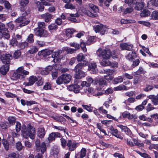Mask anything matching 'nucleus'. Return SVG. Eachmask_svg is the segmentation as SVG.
<instances>
[{
	"label": "nucleus",
	"instance_id": "obj_1",
	"mask_svg": "<svg viewBox=\"0 0 158 158\" xmlns=\"http://www.w3.org/2000/svg\"><path fill=\"white\" fill-rule=\"evenodd\" d=\"M76 59L79 63L75 66L73 69L75 73L74 76L77 79H81L85 76V72L86 70L85 67L87 65V61L84 60L85 59L83 53H79L77 55Z\"/></svg>",
	"mask_w": 158,
	"mask_h": 158
},
{
	"label": "nucleus",
	"instance_id": "obj_2",
	"mask_svg": "<svg viewBox=\"0 0 158 158\" xmlns=\"http://www.w3.org/2000/svg\"><path fill=\"white\" fill-rule=\"evenodd\" d=\"M22 134L23 136L26 139L29 137L32 139H34L35 134V130L34 127L29 123L27 127L25 124H23L21 130Z\"/></svg>",
	"mask_w": 158,
	"mask_h": 158
},
{
	"label": "nucleus",
	"instance_id": "obj_3",
	"mask_svg": "<svg viewBox=\"0 0 158 158\" xmlns=\"http://www.w3.org/2000/svg\"><path fill=\"white\" fill-rule=\"evenodd\" d=\"M20 10L22 12V15L16 19L15 20V22L18 23H22L19 25L20 27L27 25L30 22V20H27L26 16H27L28 14L26 11H25V6H21L20 8Z\"/></svg>",
	"mask_w": 158,
	"mask_h": 158
},
{
	"label": "nucleus",
	"instance_id": "obj_4",
	"mask_svg": "<svg viewBox=\"0 0 158 158\" xmlns=\"http://www.w3.org/2000/svg\"><path fill=\"white\" fill-rule=\"evenodd\" d=\"M60 140L62 148H65L66 145L69 148V150L70 151L74 150L77 147V143L74 142L72 143L71 140H68L67 143L64 138H61Z\"/></svg>",
	"mask_w": 158,
	"mask_h": 158
},
{
	"label": "nucleus",
	"instance_id": "obj_5",
	"mask_svg": "<svg viewBox=\"0 0 158 158\" xmlns=\"http://www.w3.org/2000/svg\"><path fill=\"white\" fill-rule=\"evenodd\" d=\"M35 146L37 150H40L41 153H38L36 157V158H43V155L46 150V146L44 142H42L40 145V141L37 140L35 142Z\"/></svg>",
	"mask_w": 158,
	"mask_h": 158
},
{
	"label": "nucleus",
	"instance_id": "obj_6",
	"mask_svg": "<svg viewBox=\"0 0 158 158\" xmlns=\"http://www.w3.org/2000/svg\"><path fill=\"white\" fill-rule=\"evenodd\" d=\"M71 79V76L70 74H63L57 78L56 80V83L58 85H60L63 83L68 84L70 82Z\"/></svg>",
	"mask_w": 158,
	"mask_h": 158
},
{
	"label": "nucleus",
	"instance_id": "obj_7",
	"mask_svg": "<svg viewBox=\"0 0 158 158\" xmlns=\"http://www.w3.org/2000/svg\"><path fill=\"white\" fill-rule=\"evenodd\" d=\"M99 54H98V56L102 59L106 58H110V50L109 49L107 48L102 49L99 48L98 50Z\"/></svg>",
	"mask_w": 158,
	"mask_h": 158
},
{
	"label": "nucleus",
	"instance_id": "obj_8",
	"mask_svg": "<svg viewBox=\"0 0 158 158\" xmlns=\"http://www.w3.org/2000/svg\"><path fill=\"white\" fill-rule=\"evenodd\" d=\"M34 30L35 35L38 37H46L48 35V31L44 29L36 28Z\"/></svg>",
	"mask_w": 158,
	"mask_h": 158
},
{
	"label": "nucleus",
	"instance_id": "obj_9",
	"mask_svg": "<svg viewBox=\"0 0 158 158\" xmlns=\"http://www.w3.org/2000/svg\"><path fill=\"white\" fill-rule=\"evenodd\" d=\"M0 58L2 62L4 64H9L10 61V60L12 59L11 55L9 54L1 55Z\"/></svg>",
	"mask_w": 158,
	"mask_h": 158
},
{
	"label": "nucleus",
	"instance_id": "obj_10",
	"mask_svg": "<svg viewBox=\"0 0 158 158\" xmlns=\"http://www.w3.org/2000/svg\"><path fill=\"white\" fill-rule=\"evenodd\" d=\"M119 47L122 50H127L132 51L134 50L133 49V45L132 44H128L127 43H121Z\"/></svg>",
	"mask_w": 158,
	"mask_h": 158
},
{
	"label": "nucleus",
	"instance_id": "obj_11",
	"mask_svg": "<svg viewBox=\"0 0 158 158\" xmlns=\"http://www.w3.org/2000/svg\"><path fill=\"white\" fill-rule=\"evenodd\" d=\"M126 59L132 62L137 58H139L137 54L135 52V50L132 51L131 52H129L127 55L126 56Z\"/></svg>",
	"mask_w": 158,
	"mask_h": 158
},
{
	"label": "nucleus",
	"instance_id": "obj_12",
	"mask_svg": "<svg viewBox=\"0 0 158 158\" xmlns=\"http://www.w3.org/2000/svg\"><path fill=\"white\" fill-rule=\"evenodd\" d=\"M97 66V65L96 63L92 62L89 64L88 69L92 74L96 73L98 72Z\"/></svg>",
	"mask_w": 158,
	"mask_h": 158
},
{
	"label": "nucleus",
	"instance_id": "obj_13",
	"mask_svg": "<svg viewBox=\"0 0 158 158\" xmlns=\"http://www.w3.org/2000/svg\"><path fill=\"white\" fill-rule=\"evenodd\" d=\"M94 30L96 33L100 32L102 35L104 34L106 29L104 28L103 25L102 24L96 25L94 27Z\"/></svg>",
	"mask_w": 158,
	"mask_h": 158
},
{
	"label": "nucleus",
	"instance_id": "obj_14",
	"mask_svg": "<svg viewBox=\"0 0 158 158\" xmlns=\"http://www.w3.org/2000/svg\"><path fill=\"white\" fill-rule=\"evenodd\" d=\"M68 88L69 91H73L75 93H78L80 92V86L77 84L71 85Z\"/></svg>",
	"mask_w": 158,
	"mask_h": 158
},
{
	"label": "nucleus",
	"instance_id": "obj_15",
	"mask_svg": "<svg viewBox=\"0 0 158 158\" xmlns=\"http://www.w3.org/2000/svg\"><path fill=\"white\" fill-rule=\"evenodd\" d=\"M106 80L108 79V78H106V77L105 78H101L99 79V80H97V81H96L95 82H97L96 84L98 83V84L99 86H100L99 87H98L97 88V90H100L101 89V87L103 85H106L107 84V82L106 81Z\"/></svg>",
	"mask_w": 158,
	"mask_h": 158
},
{
	"label": "nucleus",
	"instance_id": "obj_16",
	"mask_svg": "<svg viewBox=\"0 0 158 158\" xmlns=\"http://www.w3.org/2000/svg\"><path fill=\"white\" fill-rule=\"evenodd\" d=\"M133 3V4H135V9L138 10H142L144 7V5L142 1H141V2H137L136 0H134Z\"/></svg>",
	"mask_w": 158,
	"mask_h": 158
},
{
	"label": "nucleus",
	"instance_id": "obj_17",
	"mask_svg": "<svg viewBox=\"0 0 158 158\" xmlns=\"http://www.w3.org/2000/svg\"><path fill=\"white\" fill-rule=\"evenodd\" d=\"M38 81V78L35 76H32L29 78V82L24 83L25 86H30L32 85L36 81Z\"/></svg>",
	"mask_w": 158,
	"mask_h": 158
},
{
	"label": "nucleus",
	"instance_id": "obj_18",
	"mask_svg": "<svg viewBox=\"0 0 158 158\" xmlns=\"http://www.w3.org/2000/svg\"><path fill=\"white\" fill-rule=\"evenodd\" d=\"M110 58L111 57L114 60H118L119 59L120 52L116 50H114L110 51Z\"/></svg>",
	"mask_w": 158,
	"mask_h": 158
},
{
	"label": "nucleus",
	"instance_id": "obj_19",
	"mask_svg": "<svg viewBox=\"0 0 158 158\" xmlns=\"http://www.w3.org/2000/svg\"><path fill=\"white\" fill-rule=\"evenodd\" d=\"M118 126L121 129L122 131H124L127 135H131L132 134L131 130L127 126L120 124L118 125Z\"/></svg>",
	"mask_w": 158,
	"mask_h": 158
},
{
	"label": "nucleus",
	"instance_id": "obj_20",
	"mask_svg": "<svg viewBox=\"0 0 158 158\" xmlns=\"http://www.w3.org/2000/svg\"><path fill=\"white\" fill-rule=\"evenodd\" d=\"M86 151L85 148H82L80 152L77 153L75 156V158L80 157V158H83L86 155Z\"/></svg>",
	"mask_w": 158,
	"mask_h": 158
},
{
	"label": "nucleus",
	"instance_id": "obj_21",
	"mask_svg": "<svg viewBox=\"0 0 158 158\" xmlns=\"http://www.w3.org/2000/svg\"><path fill=\"white\" fill-rule=\"evenodd\" d=\"M9 69V65H3L0 68V73L3 75H5Z\"/></svg>",
	"mask_w": 158,
	"mask_h": 158
},
{
	"label": "nucleus",
	"instance_id": "obj_22",
	"mask_svg": "<svg viewBox=\"0 0 158 158\" xmlns=\"http://www.w3.org/2000/svg\"><path fill=\"white\" fill-rule=\"evenodd\" d=\"M52 118L58 122H60L62 124L65 123L66 121V119L62 116H52Z\"/></svg>",
	"mask_w": 158,
	"mask_h": 158
},
{
	"label": "nucleus",
	"instance_id": "obj_23",
	"mask_svg": "<svg viewBox=\"0 0 158 158\" xmlns=\"http://www.w3.org/2000/svg\"><path fill=\"white\" fill-rule=\"evenodd\" d=\"M45 134V131L44 128H40L38 129L37 131V136L40 138H43L44 137Z\"/></svg>",
	"mask_w": 158,
	"mask_h": 158
},
{
	"label": "nucleus",
	"instance_id": "obj_24",
	"mask_svg": "<svg viewBox=\"0 0 158 158\" xmlns=\"http://www.w3.org/2000/svg\"><path fill=\"white\" fill-rule=\"evenodd\" d=\"M41 17L44 19L46 22L48 23L51 21L52 15L49 13H47L41 15Z\"/></svg>",
	"mask_w": 158,
	"mask_h": 158
},
{
	"label": "nucleus",
	"instance_id": "obj_25",
	"mask_svg": "<svg viewBox=\"0 0 158 158\" xmlns=\"http://www.w3.org/2000/svg\"><path fill=\"white\" fill-rule=\"evenodd\" d=\"M53 69V67L51 66H48L45 69L41 71L40 73L43 75H47L49 73L50 71Z\"/></svg>",
	"mask_w": 158,
	"mask_h": 158
},
{
	"label": "nucleus",
	"instance_id": "obj_26",
	"mask_svg": "<svg viewBox=\"0 0 158 158\" xmlns=\"http://www.w3.org/2000/svg\"><path fill=\"white\" fill-rule=\"evenodd\" d=\"M146 72L143 69V68L140 66L139 69L136 71L134 72L133 74L134 76L137 75H141V74H144Z\"/></svg>",
	"mask_w": 158,
	"mask_h": 158
},
{
	"label": "nucleus",
	"instance_id": "obj_27",
	"mask_svg": "<svg viewBox=\"0 0 158 158\" xmlns=\"http://www.w3.org/2000/svg\"><path fill=\"white\" fill-rule=\"evenodd\" d=\"M110 59L108 58L102 59L101 62V64L104 67L109 66L111 64V61L109 60Z\"/></svg>",
	"mask_w": 158,
	"mask_h": 158
},
{
	"label": "nucleus",
	"instance_id": "obj_28",
	"mask_svg": "<svg viewBox=\"0 0 158 158\" xmlns=\"http://www.w3.org/2000/svg\"><path fill=\"white\" fill-rule=\"evenodd\" d=\"M2 32V37H3L5 39H8L10 37V35L8 29L6 28Z\"/></svg>",
	"mask_w": 158,
	"mask_h": 158
},
{
	"label": "nucleus",
	"instance_id": "obj_29",
	"mask_svg": "<svg viewBox=\"0 0 158 158\" xmlns=\"http://www.w3.org/2000/svg\"><path fill=\"white\" fill-rule=\"evenodd\" d=\"M127 89L126 86L123 85H120L114 88V90L115 91H121L127 90Z\"/></svg>",
	"mask_w": 158,
	"mask_h": 158
},
{
	"label": "nucleus",
	"instance_id": "obj_30",
	"mask_svg": "<svg viewBox=\"0 0 158 158\" xmlns=\"http://www.w3.org/2000/svg\"><path fill=\"white\" fill-rule=\"evenodd\" d=\"M28 46L29 44L28 43L25 41L19 43L18 47L21 49H23L25 48L28 47Z\"/></svg>",
	"mask_w": 158,
	"mask_h": 158
},
{
	"label": "nucleus",
	"instance_id": "obj_31",
	"mask_svg": "<svg viewBox=\"0 0 158 158\" xmlns=\"http://www.w3.org/2000/svg\"><path fill=\"white\" fill-rule=\"evenodd\" d=\"M2 143L6 151H8L9 149V145L7 140L3 138L2 140Z\"/></svg>",
	"mask_w": 158,
	"mask_h": 158
},
{
	"label": "nucleus",
	"instance_id": "obj_32",
	"mask_svg": "<svg viewBox=\"0 0 158 158\" xmlns=\"http://www.w3.org/2000/svg\"><path fill=\"white\" fill-rule=\"evenodd\" d=\"M106 71L107 75L109 77V78H108V79L110 80H112V77L111 75L115 72V70L114 69H107Z\"/></svg>",
	"mask_w": 158,
	"mask_h": 158
},
{
	"label": "nucleus",
	"instance_id": "obj_33",
	"mask_svg": "<svg viewBox=\"0 0 158 158\" xmlns=\"http://www.w3.org/2000/svg\"><path fill=\"white\" fill-rule=\"evenodd\" d=\"M134 77L133 83L134 85H136L141 81L142 76L141 75H137Z\"/></svg>",
	"mask_w": 158,
	"mask_h": 158
},
{
	"label": "nucleus",
	"instance_id": "obj_34",
	"mask_svg": "<svg viewBox=\"0 0 158 158\" xmlns=\"http://www.w3.org/2000/svg\"><path fill=\"white\" fill-rule=\"evenodd\" d=\"M21 52L20 50H16L12 55V58L15 59H18L20 57Z\"/></svg>",
	"mask_w": 158,
	"mask_h": 158
},
{
	"label": "nucleus",
	"instance_id": "obj_35",
	"mask_svg": "<svg viewBox=\"0 0 158 158\" xmlns=\"http://www.w3.org/2000/svg\"><path fill=\"white\" fill-rule=\"evenodd\" d=\"M75 31L72 29H67L65 31L66 35L68 38H70L72 37L73 34Z\"/></svg>",
	"mask_w": 158,
	"mask_h": 158
},
{
	"label": "nucleus",
	"instance_id": "obj_36",
	"mask_svg": "<svg viewBox=\"0 0 158 158\" xmlns=\"http://www.w3.org/2000/svg\"><path fill=\"white\" fill-rule=\"evenodd\" d=\"M89 7L92 10L91 11L95 13L99 12V10L98 6H95L93 4L91 3L89 4Z\"/></svg>",
	"mask_w": 158,
	"mask_h": 158
},
{
	"label": "nucleus",
	"instance_id": "obj_37",
	"mask_svg": "<svg viewBox=\"0 0 158 158\" xmlns=\"http://www.w3.org/2000/svg\"><path fill=\"white\" fill-rule=\"evenodd\" d=\"M37 7L40 11H43L44 10V7L43 2H41L38 1L36 2Z\"/></svg>",
	"mask_w": 158,
	"mask_h": 158
},
{
	"label": "nucleus",
	"instance_id": "obj_38",
	"mask_svg": "<svg viewBox=\"0 0 158 158\" xmlns=\"http://www.w3.org/2000/svg\"><path fill=\"white\" fill-rule=\"evenodd\" d=\"M19 43L15 38L13 37L10 41V44L13 47H18Z\"/></svg>",
	"mask_w": 158,
	"mask_h": 158
},
{
	"label": "nucleus",
	"instance_id": "obj_39",
	"mask_svg": "<svg viewBox=\"0 0 158 158\" xmlns=\"http://www.w3.org/2000/svg\"><path fill=\"white\" fill-rule=\"evenodd\" d=\"M150 12L148 10L144 9L140 13V16L141 17H146L149 16Z\"/></svg>",
	"mask_w": 158,
	"mask_h": 158
},
{
	"label": "nucleus",
	"instance_id": "obj_40",
	"mask_svg": "<svg viewBox=\"0 0 158 158\" xmlns=\"http://www.w3.org/2000/svg\"><path fill=\"white\" fill-rule=\"evenodd\" d=\"M59 150L57 148H54L52 149V151L51 152V154L53 156L55 157H57L58 158L59 156Z\"/></svg>",
	"mask_w": 158,
	"mask_h": 158
},
{
	"label": "nucleus",
	"instance_id": "obj_41",
	"mask_svg": "<svg viewBox=\"0 0 158 158\" xmlns=\"http://www.w3.org/2000/svg\"><path fill=\"white\" fill-rule=\"evenodd\" d=\"M27 42L30 44L33 43L34 42V35L31 34L29 35L27 39Z\"/></svg>",
	"mask_w": 158,
	"mask_h": 158
},
{
	"label": "nucleus",
	"instance_id": "obj_42",
	"mask_svg": "<svg viewBox=\"0 0 158 158\" xmlns=\"http://www.w3.org/2000/svg\"><path fill=\"white\" fill-rule=\"evenodd\" d=\"M123 78L121 76H119L118 77L114 78L113 80V82L114 84H116L118 83L123 82Z\"/></svg>",
	"mask_w": 158,
	"mask_h": 158
},
{
	"label": "nucleus",
	"instance_id": "obj_43",
	"mask_svg": "<svg viewBox=\"0 0 158 158\" xmlns=\"http://www.w3.org/2000/svg\"><path fill=\"white\" fill-rule=\"evenodd\" d=\"M151 17L154 20H158V11L156 10L153 11L151 14Z\"/></svg>",
	"mask_w": 158,
	"mask_h": 158
},
{
	"label": "nucleus",
	"instance_id": "obj_44",
	"mask_svg": "<svg viewBox=\"0 0 158 158\" xmlns=\"http://www.w3.org/2000/svg\"><path fill=\"white\" fill-rule=\"evenodd\" d=\"M7 119L10 124L13 125L15 124L16 122V119L14 117L10 116Z\"/></svg>",
	"mask_w": 158,
	"mask_h": 158
},
{
	"label": "nucleus",
	"instance_id": "obj_45",
	"mask_svg": "<svg viewBox=\"0 0 158 158\" xmlns=\"http://www.w3.org/2000/svg\"><path fill=\"white\" fill-rule=\"evenodd\" d=\"M148 4L152 6H158V0H151L149 2Z\"/></svg>",
	"mask_w": 158,
	"mask_h": 158
},
{
	"label": "nucleus",
	"instance_id": "obj_46",
	"mask_svg": "<svg viewBox=\"0 0 158 158\" xmlns=\"http://www.w3.org/2000/svg\"><path fill=\"white\" fill-rule=\"evenodd\" d=\"M64 7L67 9H70L71 10H73L75 9L76 6H75L73 5V4L69 3H66Z\"/></svg>",
	"mask_w": 158,
	"mask_h": 158
},
{
	"label": "nucleus",
	"instance_id": "obj_47",
	"mask_svg": "<svg viewBox=\"0 0 158 158\" xmlns=\"http://www.w3.org/2000/svg\"><path fill=\"white\" fill-rule=\"evenodd\" d=\"M100 3L104 2V5L106 7H109L110 2L112 0H98Z\"/></svg>",
	"mask_w": 158,
	"mask_h": 158
},
{
	"label": "nucleus",
	"instance_id": "obj_48",
	"mask_svg": "<svg viewBox=\"0 0 158 158\" xmlns=\"http://www.w3.org/2000/svg\"><path fill=\"white\" fill-rule=\"evenodd\" d=\"M47 49L44 50H42L39 51L38 52V55L39 56H42L44 57H47Z\"/></svg>",
	"mask_w": 158,
	"mask_h": 158
},
{
	"label": "nucleus",
	"instance_id": "obj_49",
	"mask_svg": "<svg viewBox=\"0 0 158 158\" xmlns=\"http://www.w3.org/2000/svg\"><path fill=\"white\" fill-rule=\"evenodd\" d=\"M4 5L5 8L8 11H9L10 10L11 11L12 10V5L8 1H5Z\"/></svg>",
	"mask_w": 158,
	"mask_h": 158
},
{
	"label": "nucleus",
	"instance_id": "obj_50",
	"mask_svg": "<svg viewBox=\"0 0 158 158\" xmlns=\"http://www.w3.org/2000/svg\"><path fill=\"white\" fill-rule=\"evenodd\" d=\"M12 77L14 78V80L19 79L21 77V74L17 72H15L13 75Z\"/></svg>",
	"mask_w": 158,
	"mask_h": 158
},
{
	"label": "nucleus",
	"instance_id": "obj_51",
	"mask_svg": "<svg viewBox=\"0 0 158 158\" xmlns=\"http://www.w3.org/2000/svg\"><path fill=\"white\" fill-rule=\"evenodd\" d=\"M38 51V49L37 47L35 46H33L29 50V52L31 54H33L36 52Z\"/></svg>",
	"mask_w": 158,
	"mask_h": 158
},
{
	"label": "nucleus",
	"instance_id": "obj_52",
	"mask_svg": "<svg viewBox=\"0 0 158 158\" xmlns=\"http://www.w3.org/2000/svg\"><path fill=\"white\" fill-rule=\"evenodd\" d=\"M6 28L5 24L0 22V39L2 38V32Z\"/></svg>",
	"mask_w": 158,
	"mask_h": 158
},
{
	"label": "nucleus",
	"instance_id": "obj_53",
	"mask_svg": "<svg viewBox=\"0 0 158 158\" xmlns=\"http://www.w3.org/2000/svg\"><path fill=\"white\" fill-rule=\"evenodd\" d=\"M8 18L7 15L4 14H0V21L2 22L5 21Z\"/></svg>",
	"mask_w": 158,
	"mask_h": 158
},
{
	"label": "nucleus",
	"instance_id": "obj_54",
	"mask_svg": "<svg viewBox=\"0 0 158 158\" xmlns=\"http://www.w3.org/2000/svg\"><path fill=\"white\" fill-rule=\"evenodd\" d=\"M21 124L19 122H17L15 126V130L17 132H19L21 130Z\"/></svg>",
	"mask_w": 158,
	"mask_h": 158
},
{
	"label": "nucleus",
	"instance_id": "obj_55",
	"mask_svg": "<svg viewBox=\"0 0 158 158\" xmlns=\"http://www.w3.org/2000/svg\"><path fill=\"white\" fill-rule=\"evenodd\" d=\"M48 28L49 30H56L58 28V26L55 23H52L49 25Z\"/></svg>",
	"mask_w": 158,
	"mask_h": 158
},
{
	"label": "nucleus",
	"instance_id": "obj_56",
	"mask_svg": "<svg viewBox=\"0 0 158 158\" xmlns=\"http://www.w3.org/2000/svg\"><path fill=\"white\" fill-rule=\"evenodd\" d=\"M81 41V42L80 44V47H81V48L82 49L84 52H86L87 51V49L86 47V45L85 43L83 42L82 40Z\"/></svg>",
	"mask_w": 158,
	"mask_h": 158
},
{
	"label": "nucleus",
	"instance_id": "obj_57",
	"mask_svg": "<svg viewBox=\"0 0 158 158\" xmlns=\"http://www.w3.org/2000/svg\"><path fill=\"white\" fill-rule=\"evenodd\" d=\"M82 106L84 109L89 112H92V111L93 107L89 106L87 105H82Z\"/></svg>",
	"mask_w": 158,
	"mask_h": 158
},
{
	"label": "nucleus",
	"instance_id": "obj_58",
	"mask_svg": "<svg viewBox=\"0 0 158 158\" xmlns=\"http://www.w3.org/2000/svg\"><path fill=\"white\" fill-rule=\"evenodd\" d=\"M94 36H90L88 38L87 41L86 42L87 45H89L91 43L94 41Z\"/></svg>",
	"mask_w": 158,
	"mask_h": 158
},
{
	"label": "nucleus",
	"instance_id": "obj_59",
	"mask_svg": "<svg viewBox=\"0 0 158 158\" xmlns=\"http://www.w3.org/2000/svg\"><path fill=\"white\" fill-rule=\"evenodd\" d=\"M52 87V85L49 82H46L45 85H44L43 89L46 90L50 89Z\"/></svg>",
	"mask_w": 158,
	"mask_h": 158
},
{
	"label": "nucleus",
	"instance_id": "obj_60",
	"mask_svg": "<svg viewBox=\"0 0 158 158\" xmlns=\"http://www.w3.org/2000/svg\"><path fill=\"white\" fill-rule=\"evenodd\" d=\"M133 10V9L131 7H128L126 8L123 11V14L126 15L127 14L131 13Z\"/></svg>",
	"mask_w": 158,
	"mask_h": 158
},
{
	"label": "nucleus",
	"instance_id": "obj_61",
	"mask_svg": "<svg viewBox=\"0 0 158 158\" xmlns=\"http://www.w3.org/2000/svg\"><path fill=\"white\" fill-rule=\"evenodd\" d=\"M38 27L36 28L44 29L45 27V24L44 22H39L38 23Z\"/></svg>",
	"mask_w": 158,
	"mask_h": 158
},
{
	"label": "nucleus",
	"instance_id": "obj_62",
	"mask_svg": "<svg viewBox=\"0 0 158 158\" xmlns=\"http://www.w3.org/2000/svg\"><path fill=\"white\" fill-rule=\"evenodd\" d=\"M16 147L17 150L18 151L21 150L23 147L20 142H18L16 143Z\"/></svg>",
	"mask_w": 158,
	"mask_h": 158
},
{
	"label": "nucleus",
	"instance_id": "obj_63",
	"mask_svg": "<svg viewBox=\"0 0 158 158\" xmlns=\"http://www.w3.org/2000/svg\"><path fill=\"white\" fill-rule=\"evenodd\" d=\"M132 61L133 62L132 66H134V67L138 66L140 62L139 58H137Z\"/></svg>",
	"mask_w": 158,
	"mask_h": 158
},
{
	"label": "nucleus",
	"instance_id": "obj_64",
	"mask_svg": "<svg viewBox=\"0 0 158 158\" xmlns=\"http://www.w3.org/2000/svg\"><path fill=\"white\" fill-rule=\"evenodd\" d=\"M48 139L49 143H51L52 141L55 140V138L52 132L49 134Z\"/></svg>",
	"mask_w": 158,
	"mask_h": 158
}]
</instances>
